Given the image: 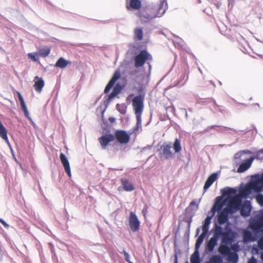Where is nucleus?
I'll use <instances>...</instances> for the list:
<instances>
[{
  "label": "nucleus",
  "instance_id": "nucleus-1",
  "mask_svg": "<svg viewBox=\"0 0 263 263\" xmlns=\"http://www.w3.org/2000/svg\"><path fill=\"white\" fill-rule=\"evenodd\" d=\"M263 190V173L261 176L255 174L251 176L250 183L241 187L239 190V193L245 198H248L251 194L252 191L260 192Z\"/></svg>",
  "mask_w": 263,
  "mask_h": 263
},
{
  "label": "nucleus",
  "instance_id": "nucleus-2",
  "mask_svg": "<svg viewBox=\"0 0 263 263\" xmlns=\"http://www.w3.org/2000/svg\"><path fill=\"white\" fill-rule=\"evenodd\" d=\"M263 222L259 220H252L250 221L249 228L251 230H245L242 233L243 240L245 242H254L259 237V233L262 230Z\"/></svg>",
  "mask_w": 263,
  "mask_h": 263
},
{
  "label": "nucleus",
  "instance_id": "nucleus-3",
  "mask_svg": "<svg viewBox=\"0 0 263 263\" xmlns=\"http://www.w3.org/2000/svg\"><path fill=\"white\" fill-rule=\"evenodd\" d=\"M221 196L216 198L214 203L212 207L209 214L215 215L216 212H219L223 209V207L226 204V200L224 199L223 197H227L228 198H232L236 195L237 190L235 189L226 187L220 190Z\"/></svg>",
  "mask_w": 263,
  "mask_h": 263
},
{
  "label": "nucleus",
  "instance_id": "nucleus-4",
  "mask_svg": "<svg viewBox=\"0 0 263 263\" xmlns=\"http://www.w3.org/2000/svg\"><path fill=\"white\" fill-rule=\"evenodd\" d=\"M152 60V55L146 50H142L135 58V66L139 68L142 66L145 63H146L148 66V72L145 74L149 75L152 69V65L150 62Z\"/></svg>",
  "mask_w": 263,
  "mask_h": 263
},
{
  "label": "nucleus",
  "instance_id": "nucleus-5",
  "mask_svg": "<svg viewBox=\"0 0 263 263\" xmlns=\"http://www.w3.org/2000/svg\"><path fill=\"white\" fill-rule=\"evenodd\" d=\"M144 95H139L133 99L132 103L135 115L142 114L144 108Z\"/></svg>",
  "mask_w": 263,
  "mask_h": 263
},
{
  "label": "nucleus",
  "instance_id": "nucleus-6",
  "mask_svg": "<svg viewBox=\"0 0 263 263\" xmlns=\"http://www.w3.org/2000/svg\"><path fill=\"white\" fill-rule=\"evenodd\" d=\"M129 225L132 231L135 232L139 230L140 221L137 216L133 212H130L129 217Z\"/></svg>",
  "mask_w": 263,
  "mask_h": 263
},
{
  "label": "nucleus",
  "instance_id": "nucleus-7",
  "mask_svg": "<svg viewBox=\"0 0 263 263\" xmlns=\"http://www.w3.org/2000/svg\"><path fill=\"white\" fill-rule=\"evenodd\" d=\"M139 16L142 22L146 23L156 17L157 14H155L153 10L147 8L146 10L140 11L139 12Z\"/></svg>",
  "mask_w": 263,
  "mask_h": 263
},
{
  "label": "nucleus",
  "instance_id": "nucleus-8",
  "mask_svg": "<svg viewBox=\"0 0 263 263\" xmlns=\"http://www.w3.org/2000/svg\"><path fill=\"white\" fill-rule=\"evenodd\" d=\"M122 90L121 85L117 83L113 88L112 92L108 96V98L104 101V104L105 106V108L102 111V114L105 111L107 107H108L110 102L111 99L114 98L116 96H117L119 93H120Z\"/></svg>",
  "mask_w": 263,
  "mask_h": 263
},
{
  "label": "nucleus",
  "instance_id": "nucleus-9",
  "mask_svg": "<svg viewBox=\"0 0 263 263\" xmlns=\"http://www.w3.org/2000/svg\"><path fill=\"white\" fill-rule=\"evenodd\" d=\"M160 3L155 6L153 11L155 14H157V17H161L164 15L167 9V4L166 0H159Z\"/></svg>",
  "mask_w": 263,
  "mask_h": 263
},
{
  "label": "nucleus",
  "instance_id": "nucleus-10",
  "mask_svg": "<svg viewBox=\"0 0 263 263\" xmlns=\"http://www.w3.org/2000/svg\"><path fill=\"white\" fill-rule=\"evenodd\" d=\"M115 139L121 144H126L127 143L130 139L129 135L125 132L123 130H117L115 134Z\"/></svg>",
  "mask_w": 263,
  "mask_h": 263
},
{
  "label": "nucleus",
  "instance_id": "nucleus-11",
  "mask_svg": "<svg viewBox=\"0 0 263 263\" xmlns=\"http://www.w3.org/2000/svg\"><path fill=\"white\" fill-rule=\"evenodd\" d=\"M240 213L241 216L248 217L250 215L251 211V205L250 201L246 200L242 203L241 200L239 199Z\"/></svg>",
  "mask_w": 263,
  "mask_h": 263
},
{
  "label": "nucleus",
  "instance_id": "nucleus-12",
  "mask_svg": "<svg viewBox=\"0 0 263 263\" xmlns=\"http://www.w3.org/2000/svg\"><path fill=\"white\" fill-rule=\"evenodd\" d=\"M172 145L171 144L164 143L161 146V152L160 154L161 158L165 159H170L173 156V154L171 151Z\"/></svg>",
  "mask_w": 263,
  "mask_h": 263
},
{
  "label": "nucleus",
  "instance_id": "nucleus-13",
  "mask_svg": "<svg viewBox=\"0 0 263 263\" xmlns=\"http://www.w3.org/2000/svg\"><path fill=\"white\" fill-rule=\"evenodd\" d=\"M217 222L219 225H223L229 221V214L224 209L218 212Z\"/></svg>",
  "mask_w": 263,
  "mask_h": 263
},
{
  "label": "nucleus",
  "instance_id": "nucleus-14",
  "mask_svg": "<svg viewBox=\"0 0 263 263\" xmlns=\"http://www.w3.org/2000/svg\"><path fill=\"white\" fill-rule=\"evenodd\" d=\"M115 140V136L112 134H105L99 139L102 148L105 149L108 144Z\"/></svg>",
  "mask_w": 263,
  "mask_h": 263
},
{
  "label": "nucleus",
  "instance_id": "nucleus-15",
  "mask_svg": "<svg viewBox=\"0 0 263 263\" xmlns=\"http://www.w3.org/2000/svg\"><path fill=\"white\" fill-rule=\"evenodd\" d=\"M254 160V158L253 157H251L250 158L246 159L240 164L237 172L238 173H243L246 171L250 167Z\"/></svg>",
  "mask_w": 263,
  "mask_h": 263
},
{
  "label": "nucleus",
  "instance_id": "nucleus-16",
  "mask_svg": "<svg viewBox=\"0 0 263 263\" xmlns=\"http://www.w3.org/2000/svg\"><path fill=\"white\" fill-rule=\"evenodd\" d=\"M236 233L234 232H224L221 238L222 242L226 245L230 244L234 241Z\"/></svg>",
  "mask_w": 263,
  "mask_h": 263
},
{
  "label": "nucleus",
  "instance_id": "nucleus-17",
  "mask_svg": "<svg viewBox=\"0 0 263 263\" xmlns=\"http://www.w3.org/2000/svg\"><path fill=\"white\" fill-rule=\"evenodd\" d=\"M224 209L228 212L229 214H233L235 213L240 209L239 199L228 204L226 208H224Z\"/></svg>",
  "mask_w": 263,
  "mask_h": 263
},
{
  "label": "nucleus",
  "instance_id": "nucleus-18",
  "mask_svg": "<svg viewBox=\"0 0 263 263\" xmlns=\"http://www.w3.org/2000/svg\"><path fill=\"white\" fill-rule=\"evenodd\" d=\"M60 157L65 172L67 174L68 176L70 177L71 176V173L68 159L63 153H61Z\"/></svg>",
  "mask_w": 263,
  "mask_h": 263
},
{
  "label": "nucleus",
  "instance_id": "nucleus-19",
  "mask_svg": "<svg viewBox=\"0 0 263 263\" xmlns=\"http://www.w3.org/2000/svg\"><path fill=\"white\" fill-rule=\"evenodd\" d=\"M218 240L216 238L212 237L207 242L205 248L204 252L205 253L208 254L214 250L215 247L217 245Z\"/></svg>",
  "mask_w": 263,
  "mask_h": 263
},
{
  "label": "nucleus",
  "instance_id": "nucleus-20",
  "mask_svg": "<svg viewBox=\"0 0 263 263\" xmlns=\"http://www.w3.org/2000/svg\"><path fill=\"white\" fill-rule=\"evenodd\" d=\"M217 178L218 173H213L208 178L203 187L204 192H205L212 185Z\"/></svg>",
  "mask_w": 263,
  "mask_h": 263
},
{
  "label": "nucleus",
  "instance_id": "nucleus-21",
  "mask_svg": "<svg viewBox=\"0 0 263 263\" xmlns=\"http://www.w3.org/2000/svg\"><path fill=\"white\" fill-rule=\"evenodd\" d=\"M221 225H218L217 223H215L214 224V234L212 237L214 238H216V239L218 240L220 237L222 238L223 236V233L224 232L223 231V229Z\"/></svg>",
  "mask_w": 263,
  "mask_h": 263
},
{
  "label": "nucleus",
  "instance_id": "nucleus-22",
  "mask_svg": "<svg viewBox=\"0 0 263 263\" xmlns=\"http://www.w3.org/2000/svg\"><path fill=\"white\" fill-rule=\"evenodd\" d=\"M121 182L124 190L127 192H131L134 190V184L128 180L122 178L121 180Z\"/></svg>",
  "mask_w": 263,
  "mask_h": 263
},
{
  "label": "nucleus",
  "instance_id": "nucleus-23",
  "mask_svg": "<svg viewBox=\"0 0 263 263\" xmlns=\"http://www.w3.org/2000/svg\"><path fill=\"white\" fill-rule=\"evenodd\" d=\"M35 79L37 80L34 84V89L36 91L40 92L44 86V81L42 78H39L37 76L35 77Z\"/></svg>",
  "mask_w": 263,
  "mask_h": 263
},
{
  "label": "nucleus",
  "instance_id": "nucleus-24",
  "mask_svg": "<svg viewBox=\"0 0 263 263\" xmlns=\"http://www.w3.org/2000/svg\"><path fill=\"white\" fill-rule=\"evenodd\" d=\"M214 216V215L212 214L211 213L209 214V212L208 213L207 217L202 222V230L209 231V226L211 222V220Z\"/></svg>",
  "mask_w": 263,
  "mask_h": 263
},
{
  "label": "nucleus",
  "instance_id": "nucleus-25",
  "mask_svg": "<svg viewBox=\"0 0 263 263\" xmlns=\"http://www.w3.org/2000/svg\"><path fill=\"white\" fill-rule=\"evenodd\" d=\"M70 62L65 59L63 57L60 58L57 61L55 66L60 68H65L68 64H70Z\"/></svg>",
  "mask_w": 263,
  "mask_h": 263
},
{
  "label": "nucleus",
  "instance_id": "nucleus-26",
  "mask_svg": "<svg viewBox=\"0 0 263 263\" xmlns=\"http://www.w3.org/2000/svg\"><path fill=\"white\" fill-rule=\"evenodd\" d=\"M190 261L191 263H201L199 250H195L191 256Z\"/></svg>",
  "mask_w": 263,
  "mask_h": 263
},
{
  "label": "nucleus",
  "instance_id": "nucleus-27",
  "mask_svg": "<svg viewBox=\"0 0 263 263\" xmlns=\"http://www.w3.org/2000/svg\"><path fill=\"white\" fill-rule=\"evenodd\" d=\"M0 137L3 139H4V140H5L6 141L8 142V136H7V130L1 121H0Z\"/></svg>",
  "mask_w": 263,
  "mask_h": 263
},
{
  "label": "nucleus",
  "instance_id": "nucleus-28",
  "mask_svg": "<svg viewBox=\"0 0 263 263\" xmlns=\"http://www.w3.org/2000/svg\"><path fill=\"white\" fill-rule=\"evenodd\" d=\"M129 6L133 9L138 10L141 8V2L140 0H130Z\"/></svg>",
  "mask_w": 263,
  "mask_h": 263
},
{
  "label": "nucleus",
  "instance_id": "nucleus-29",
  "mask_svg": "<svg viewBox=\"0 0 263 263\" xmlns=\"http://www.w3.org/2000/svg\"><path fill=\"white\" fill-rule=\"evenodd\" d=\"M117 110L121 114L125 115L127 111V106L125 104H117L116 105Z\"/></svg>",
  "mask_w": 263,
  "mask_h": 263
},
{
  "label": "nucleus",
  "instance_id": "nucleus-30",
  "mask_svg": "<svg viewBox=\"0 0 263 263\" xmlns=\"http://www.w3.org/2000/svg\"><path fill=\"white\" fill-rule=\"evenodd\" d=\"M50 52V49L48 47L41 48L39 50V54L40 56L45 58L48 56Z\"/></svg>",
  "mask_w": 263,
  "mask_h": 263
},
{
  "label": "nucleus",
  "instance_id": "nucleus-31",
  "mask_svg": "<svg viewBox=\"0 0 263 263\" xmlns=\"http://www.w3.org/2000/svg\"><path fill=\"white\" fill-rule=\"evenodd\" d=\"M222 258L220 256L215 255L211 257L210 260L206 261L205 263H222Z\"/></svg>",
  "mask_w": 263,
  "mask_h": 263
},
{
  "label": "nucleus",
  "instance_id": "nucleus-32",
  "mask_svg": "<svg viewBox=\"0 0 263 263\" xmlns=\"http://www.w3.org/2000/svg\"><path fill=\"white\" fill-rule=\"evenodd\" d=\"M135 37L139 41L143 39V31L142 28H136L134 31Z\"/></svg>",
  "mask_w": 263,
  "mask_h": 263
},
{
  "label": "nucleus",
  "instance_id": "nucleus-33",
  "mask_svg": "<svg viewBox=\"0 0 263 263\" xmlns=\"http://www.w3.org/2000/svg\"><path fill=\"white\" fill-rule=\"evenodd\" d=\"M173 148L176 153H179L181 150L180 140L176 138L173 145Z\"/></svg>",
  "mask_w": 263,
  "mask_h": 263
},
{
  "label": "nucleus",
  "instance_id": "nucleus-34",
  "mask_svg": "<svg viewBox=\"0 0 263 263\" xmlns=\"http://www.w3.org/2000/svg\"><path fill=\"white\" fill-rule=\"evenodd\" d=\"M228 260L231 263H237L238 260V256L237 253H232L228 256Z\"/></svg>",
  "mask_w": 263,
  "mask_h": 263
},
{
  "label": "nucleus",
  "instance_id": "nucleus-35",
  "mask_svg": "<svg viewBox=\"0 0 263 263\" xmlns=\"http://www.w3.org/2000/svg\"><path fill=\"white\" fill-rule=\"evenodd\" d=\"M251 152L248 150H243V151H240L236 153L234 155V158L236 159H238L241 158V157L243 154H251Z\"/></svg>",
  "mask_w": 263,
  "mask_h": 263
},
{
  "label": "nucleus",
  "instance_id": "nucleus-36",
  "mask_svg": "<svg viewBox=\"0 0 263 263\" xmlns=\"http://www.w3.org/2000/svg\"><path fill=\"white\" fill-rule=\"evenodd\" d=\"M255 198L258 203L261 206H263V195L260 192H256Z\"/></svg>",
  "mask_w": 263,
  "mask_h": 263
},
{
  "label": "nucleus",
  "instance_id": "nucleus-37",
  "mask_svg": "<svg viewBox=\"0 0 263 263\" xmlns=\"http://www.w3.org/2000/svg\"><path fill=\"white\" fill-rule=\"evenodd\" d=\"M121 77L120 72L119 70H117L115 72L112 78L110 79V81L115 84L116 82Z\"/></svg>",
  "mask_w": 263,
  "mask_h": 263
},
{
  "label": "nucleus",
  "instance_id": "nucleus-38",
  "mask_svg": "<svg viewBox=\"0 0 263 263\" xmlns=\"http://www.w3.org/2000/svg\"><path fill=\"white\" fill-rule=\"evenodd\" d=\"M21 105L22 109L24 111L25 116L28 119L31 120V118L29 117V112H28V109H27V106H26L25 103L21 104Z\"/></svg>",
  "mask_w": 263,
  "mask_h": 263
},
{
  "label": "nucleus",
  "instance_id": "nucleus-39",
  "mask_svg": "<svg viewBox=\"0 0 263 263\" xmlns=\"http://www.w3.org/2000/svg\"><path fill=\"white\" fill-rule=\"evenodd\" d=\"M262 229V231H261L260 233H259V237L258 238L259 239L258 241V247L261 250H263V228Z\"/></svg>",
  "mask_w": 263,
  "mask_h": 263
},
{
  "label": "nucleus",
  "instance_id": "nucleus-40",
  "mask_svg": "<svg viewBox=\"0 0 263 263\" xmlns=\"http://www.w3.org/2000/svg\"><path fill=\"white\" fill-rule=\"evenodd\" d=\"M254 158V159H257L262 160H263V148L258 151L255 157H253Z\"/></svg>",
  "mask_w": 263,
  "mask_h": 263
},
{
  "label": "nucleus",
  "instance_id": "nucleus-41",
  "mask_svg": "<svg viewBox=\"0 0 263 263\" xmlns=\"http://www.w3.org/2000/svg\"><path fill=\"white\" fill-rule=\"evenodd\" d=\"M114 84H115L114 83H113L112 82H111V81H109V82H108V83L107 84V85L106 86V87L105 88L104 92L105 93H108L109 92V91L110 90V89H111V88L114 85Z\"/></svg>",
  "mask_w": 263,
  "mask_h": 263
},
{
  "label": "nucleus",
  "instance_id": "nucleus-42",
  "mask_svg": "<svg viewBox=\"0 0 263 263\" xmlns=\"http://www.w3.org/2000/svg\"><path fill=\"white\" fill-rule=\"evenodd\" d=\"M203 241V240L200 238L199 237H198L196 241L195 250H199V249L201 244L202 243Z\"/></svg>",
  "mask_w": 263,
  "mask_h": 263
},
{
  "label": "nucleus",
  "instance_id": "nucleus-43",
  "mask_svg": "<svg viewBox=\"0 0 263 263\" xmlns=\"http://www.w3.org/2000/svg\"><path fill=\"white\" fill-rule=\"evenodd\" d=\"M141 115L142 114L136 115L137 120L136 125L139 126L141 129L142 124Z\"/></svg>",
  "mask_w": 263,
  "mask_h": 263
},
{
  "label": "nucleus",
  "instance_id": "nucleus-44",
  "mask_svg": "<svg viewBox=\"0 0 263 263\" xmlns=\"http://www.w3.org/2000/svg\"><path fill=\"white\" fill-rule=\"evenodd\" d=\"M210 102H213L214 104L217 105L216 101L214 99H212V98L203 100L201 102V103L202 105H205V104H207Z\"/></svg>",
  "mask_w": 263,
  "mask_h": 263
},
{
  "label": "nucleus",
  "instance_id": "nucleus-45",
  "mask_svg": "<svg viewBox=\"0 0 263 263\" xmlns=\"http://www.w3.org/2000/svg\"><path fill=\"white\" fill-rule=\"evenodd\" d=\"M231 224L230 222H229L226 223V225L224 227L225 231L224 232H234L232 230V229L230 227Z\"/></svg>",
  "mask_w": 263,
  "mask_h": 263
},
{
  "label": "nucleus",
  "instance_id": "nucleus-46",
  "mask_svg": "<svg viewBox=\"0 0 263 263\" xmlns=\"http://www.w3.org/2000/svg\"><path fill=\"white\" fill-rule=\"evenodd\" d=\"M28 57L29 59L34 62H36L39 60V58L32 53H29Z\"/></svg>",
  "mask_w": 263,
  "mask_h": 263
},
{
  "label": "nucleus",
  "instance_id": "nucleus-47",
  "mask_svg": "<svg viewBox=\"0 0 263 263\" xmlns=\"http://www.w3.org/2000/svg\"><path fill=\"white\" fill-rule=\"evenodd\" d=\"M202 230V232L200 234V235H199V237L200 238H201V239H202L203 240H204V238L205 237V236L207 235L209 231L204 230Z\"/></svg>",
  "mask_w": 263,
  "mask_h": 263
},
{
  "label": "nucleus",
  "instance_id": "nucleus-48",
  "mask_svg": "<svg viewBox=\"0 0 263 263\" xmlns=\"http://www.w3.org/2000/svg\"><path fill=\"white\" fill-rule=\"evenodd\" d=\"M202 230V232L200 234V235H199V237L200 238H201V239H202L203 240H204V238L205 237V236L207 235L209 231L204 230Z\"/></svg>",
  "mask_w": 263,
  "mask_h": 263
},
{
  "label": "nucleus",
  "instance_id": "nucleus-49",
  "mask_svg": "<svg viewBox=\"0 0 263 263\" xmlns=\"http://www.w3.org/2000/svg\"><path fill=\"white\" fill-rule=\"evenodd\" d=\"M124 259L128 263H133L130 260V256L128 253H125Z\"/></svg>",
  "mask_w": 263,
  "mask_h": 263
},
{
  "label": "nucleus",
  "instance_id": "nucleus-50",
  "mask_svg": "<svg viewBox=\"0 0 263 263\" xmlns=\"http://www.w3.org/2000/svg\"><path fill=\"white\" fill-rule=\"evenodd\" d=\"M219 127V126H217V125H211V126H209L208 127H207L204 130V133H207L208 132H209V130L212 129V128H216V127Z\"/></svg>",
  "mask_w": 263,
  "mask_h": 263
},
{
  "label": "nucleus",
  "instance_id": "nucleus-51",
  "mask_svg": "<svg viewBox=\"0 0 263 263\" xmlns=\"http://www.w3.org/2000/svg\"><path fill=\"white\" fill-rule=\"evenodd\" d=\"M0 222L3 225V226L5 228H8L9 227V225L7 224V223L1 218H0Z\"/></svg>",
  "mask_w": 263,
  "mask_h": 263
},
{
  "label": "nucleus",
  "instance_id": "nucleus-52",
  "mask_svg": "<svg viewBox=\"0 0 263 263\" xmlns=\"http://www.w3.org/2000/svg\"><path fill=\"white\" fill-rule=\"evenodd\" d=\"M248 263H257V259L253 256H252L250 259H249Z\"/></svg>",
  "mask_w": 263,
  "mask_h": 263
},
{
  "label": "nucleus",
  "instance_id": "nucleus-53",
  "mask_svg": "<svg viewBox=\"0 0 263 263\" xmlns=\"http://www.w3.org/2000/svg\"><path fill=\"white\" fill-rule=\"evenodd\" d=\"M193 215L191 216L189 219H185L184 221L187 223V224L190 223L191 224L192 220H193Z\"/></svg>",
  "mask_w": 263,
  "mask_h": 263
},
{
  "label": "nucleus",
  "instance_id": "nucleus-54",
  "mask_svg": "<svg viewBox=\"0 0 263 263\" xmlns=\"http://www.w3.org/2000/svg\"><path fill=\"white\" fill-rule=\"evenodd\" d=\"M193 215L191 216L189 219H185L184 221L187 223V224L190 223L191 224L192 220H193Z\"/></svg>",
  "mask_w": 263,
  "mask_h": 263
},
{
  "label": "nucleus",
  "instance_id": "nucleus-55",
  "mask_svg": "<svg viewBox=\"0 0 263 263\" xmlns=\"http://www.w3.org/2000/svg\"><path fill=\"white\" fill-rule=\"evenodd\" d=\"M18 99L20 101L21 104L25 103L23 99V97L20 93L18 94Z\"/></svg>",
  "mask_w": 263,
  "mask_h": 263
},
{
  "label": "nucleus",
  "instance_id": "nucleus-56",
  "mask_svg": "<svg viewBox=\"0 0 263 263\" xmlns=\"http://www.w3.org/2000/svg\"><path fill=\"white\" fill-rule=\"evenodd\" d=\"M233 144H228V145H226V144H218V145H215V147L216 148H218V147H222L223 146H231Z\"/></svg>",
  "mask_w": 263,
  "mask_h": 263
},
{
  "label": "nucleus",
  "instance_id": "nucleus-57",
  "mask_svg": "<svg viewBox=\"0 0 263 263\" xmlns=\"http://www.w3.org/2000/svg\"><path fill=\"white\" fill-rule=\"evenodd\" d=\"M219 252L222 255H224L226 254V253L225 252V251H224L223 249H222L221 247L219 248Z\"/></svg>",
  "mask_w": 263,
  "mask_h": 263
},
{
  "label": "nucleus",
  "instance_id": "nucleus-58",
  "mask_svg": "<svg viewBox=\"0 0 263 263\" xmlns=\"http://www.w3.org/2000/svg\"><path fill=\"white\" fill-rule=\"evenodd\" d=\"M224 128H227V129H230V130H233V131H234V132H236V133H238V132H242V131H243V130H236V129H234V128H229V127H224Z\"/></svg>",
  "mask_w": 263,
  "mask_h": 263
},
{
  "label": "nucleus",
  "instance_id": "nucleus-59",
  "mask_svg": "<svg viewBox=\"0 0 263 263\" xmlns=\"http://www.w3.org/2000/svg\"><path fill=\"white\" fill-rule=\"evenodd\" d=\"M256 220H261V221L263 222V210L261 213L260 217H259L258 219H256Z\"/></svg>",
  "mask_w": 263,
  "mask_h": 263
},
{
  "label": "nucleus",
  "instance_id": "nucleus-60",
  "mask_svg": "<svg viewBox=\"0 0 263 263\" xmlns=\"http://www.w3.org/2000/svg\"><path fill=\"white\" fill-rule=\"evenodd\" d=\"M108 120L110 123H114L116 121V119L114 117H109Z\"/></svg>",
  "mask_w": 263,
  "mask_h": 263
},
{
  "label": "nucleus",
  "instance_id": "nucleus-61",
  "mask_svg": "<svg viewBox=\"0 0 263 263\" xmlns=\"http://www.w3.org/2000/svg\"><path fill=\"white\" fill-rule=\"evenodd\" d=\"M191 225V224H190V223L187 224V231L186 232V234L188 236L189 235V234H190Z\"/></svg>",
  "mask_w": 263,
  "mask_h": 263
},
{
  "label": "nucleus",
  "instance_id": "nucleus-62",
  "mask_svg": "<svg viewBox=\"0 0 263 263\" xmlns=\"http://www.w3.org/2000/svg\"><path fill=\"white\" fill-rule=\"evenodd\" d=\"M140 128V127H139V126L136 125L134 128H133V131L135 133H136L138 130Z\"/></svg>",
  "mask_w": 263,
  "mask_h": 263
},
{
  "label": "nucleus",
  "instance_id": "nucleus-63",
  "mask_svg": "<svg viewBox=\"0 0 263 263\" xmlns=\"http://www.w3.org/2000/svg\"><path fill=\"white\" fill-rule=\"evenodd\" d=\"M199 232H200V228H197L196 230V235H195L196 237H197L199 235Z\"/></svg>",
  "mask_w": 263,
  "mask_h": 263
},
{
  "label": "nucleus",
  "instance_id": "nucleus-64",
  "mask_svg": "<svg viewBox=\"0 0 263 263\" xmlns=\"http://www.w3.org/2000/svg\"><path fill=\"white\" fill-rule=\"evenodd\" d=\"M174 257H175V258H174V263H178L177 255L176 254H175Z\"/></svg>",
  "mask_w": 263,
  "mask_h": 263
}]
</instances>
